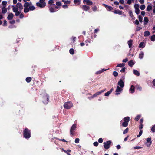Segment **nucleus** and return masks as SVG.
Wrapping results in <instances>:
<instances>
[{
	"instance_id": "nucleus-1",
	"label": "nucleus",
	"mask_w": 155,
	"mask_h": 155,
	"mask_svg": "<svg viewBox=\"0 0 155 155\" xmlns=\"http://www.w3.org/2000/svg\"><path fill=\"white\" fill-rule=\"evenodd\" d=\"M23 135L25 138H29L31 137V133L29 130L27 128L25 129L23 132Z\"/></svg>"
},
{
	"instance_id": "nucleus-2",
	"label": "nucleus",
	"mask_w": 155,
	"mask_h": 155,
	"mask_svg": "<svg viewBox=\"0 0 155 155\" xmlns=\"http://www.w3.org/2000/svg\"><path fill=\"white\" fill-rule=\"evenodd\" d=\"M73 106L72 103L71 102H68L64 103V106L65 108L68 109L71 108Z\"/></svg>"
},
{
	"instance_id": "nucleus-3",
	"label": "nucleus",
	"mask_w": 155,
	"mask_h": 155,
	"mask_svg": "<svg viewBox=\"0 0 155 155\" xmlns=\"http://www.w3.org/2000/svg\"><path fill=\"white\" fill-rule=\"evenodd\" d=\"M111 143V141L110 140H109L103 143L104 148L106 149H109L110 147V145Z\"/></svg>"
},
{
	"instance_id": "nucleus-4",
	"label": "nucleus",
	"mask_w": 155,
	"mask_h": 155,
	"mask_svg": "<svg viewBox=\"0 0 155 155\" xmlns=\"http://www.w3.org/2000/svg\"><path fill=\"white\" fill-rule=\"evenodd\" d=\"M29 6V2H26L25 3L24 6L25 7L24 9V12L25 13L28 12L30 10L28 7Z\"/></svg>"
},
{
	"instance_id": "nucleus-5",
	"label": "nucleus",
	"mask_w": 155,
	"mask_h": 155,
	"mask_svg": "<svg viewBox=\"0 0 155 155\" xmlns=\"http://www.w3.org/2000/svg\"><path fill=\"white\" fill-rule=\"evenodd\" d=\"M76 128V124H74L72 126L70 129V135H73V131Z\"/></svg>"
},
{
	"instance_id": "nucleus-6",
	"label": "nucleus",
	"mask_w": 155,
	"mask_h": 155,
	"mask_svg": "<svg viewBox=\"0 0 155 155\" xmlns=\"http://www.w3.org/2000/svg\"><path fill=\"white\" fill-rule=\"evenodd\" d=\"M44 98L45 100L43 101L44 103L45 104H47L49 99V96L47 94H46L44 97Z\"/></svg>"
},
{
	"instance_id": "nucleus-7",
	"label": "nucleus",
	"mask_w": 155,
	"mask_h": 155,
	"mask_svg": "<svg viewBox=\"0 0 155 155\" xmlns=\"http://www.w3.org/2000/svg\"><path fill=\"white\" fill-rule=\"evenodd\" d=\"M122 90V88H121V87H120L118 86L117 87L116 90L115 91L116 92L115 94L116 95H118L120 94L119 92H121Z\"/></svg>"
},
{
	"instance_id": "nucleus-8",
	"label": "nucleus",
	"mask_w": 155,
	"mask_h": 155,
	"mask_svg": "<svg viewBox=\"0 0 155 155\" xmlns=\"http://www.w3.org/2000/svg\"><path fill=\"white\" fill-rule=\"evenodd\" d=\"M36 5L37 6L40 8H43L46 5V3H44V4H42L39 2H37L36 3Z\"/></svg>"
},
{
	"instance_id": "nucleus-9",
	"label": "nucleus",
	"mask_w": 155,
	"mask_h": 155,
	"mask_svg": "<svg viewBox=\"0 0 155 155\" xmlns=\"http://www.w3.org/2000/svg\"><path fill=\"white\" fill-rule=\"evenodd\" d=\"M118 84L119 85L121 88H123L124 86V83L123 80L121 79L118 82Z\"/></svg>"
},
{
	"instance_id": "nucleus-10",
	"label": "nucleus",
	"mask_w": 155,
	"mask_h": 155,
	"mask_svg": "<svg viewBox=\"0 0 155 155\" xmlns=\"http://www.w3.org/2000/svg\"><path fill=\"white\" fill-rule=\"evenodd\" d=\"M16 7L18 9L19 8V10H21L23 8V6L20 3H18L16 5Z\"/></svg>"
},
{
	"instance_id": "nucleus-11",
	"label": "nucleus",
	"mask_w": 155,
	"mask_h": 155,
	"mask_svg": "<svg viewBox=\"0 0 155 155\" xmlns=\"http://www.w3.org/2000/svg\"><path fill=\"white\" fill-rule=\"evenodd\" d=\"M83 2L84 3L86 2L87 5H91L93 4L92 2L89 0H84Z\"/></svg>"
},
{
	"instance_id": "nucleus-12",
	"label": "nucleus",
	"mask_w": 155,
	"mask_h": 155,
	"mask_svg": "<svg viewBox=\"0 0 155 155\" xmlns=\"http://www.w3.org/2000/svg\"><path fill=\"white\" fill-rule=\"evenodd\" d=\"M82 8L84 10L87 11L89 9L90 7L89 6L86 5H83Z\"/></svg>"
},
{
	"instance_id": "nucleus-13",
	"label": "nucleus",
	"mask_w": 155,
	"mask_h": 155,
	"mask_svg": "<svg viewBox=\"0 0 155 155\" xmlns=\"http://www.w3.org/2000/svg\"><path fill=\"white\" fill-rule=\"evenodd\" d=\"M29 6L28 7L30 10L32 11L35 9V6L33 5H31L32 3L31 2H29Z\"/></svg>"
},
{
	"instance_id": "nucleus-14",
	"label": "nucleus",
	"mask_w": 155,
	"mask_h": 155,
	"mask_svg": "<svg viewBox=\"0 0 155 155\" xmlns=\"http://www.w3.org/2000/svg\"><path fill=\"white\" fill-rule=\"evenodd\" d=\"M13 14L12 13H10L8 15L7 17V18L9 20H11L13 18Z\"/></svg>"
},
{
	"instance_id": "nucleus-15",
	"label": "nucleus",
	"mask_w": 155,
	"mask_h": 155,
	"mask_svg": "<svg viewBox=\"0 0 155 155\" xmlns=\"http://www.w3.org/2000/svg\"><path fill=\"white\" fill-rule=\"evenodd\" d=\"M113 90V88H112L109 91H108L104 95L105 96H108L109 94L112 92Z\"/></svg>"
},
{
	"instance_id": "nucleus-16",
	"label": "nucleus",
	"mask_w": 155,
	"mask_h": 155,
	"mask_svg": "<svg viewBox=\"0 0 155 155\" xmlns=\"http://www.w3.org/2000/svg\"><path fill=\"white\" fill-rule=\"evenodd\" d=\"M6 7L4 6V7H2V12L3 14L6 13L7 12V9Z\"/></svg>"
},
{
	"instance_id": "nucleus-17",
	"label": "nucleus",
	"mask_w": 155,
	"mask_h": 155,
	"mask_svg": "<svg viewBox=\"0 0 155 155\" xmlns=\"http://www.w3.org/2000/svg\"><path fill=\"white\" fill-rule=\"evenodd\" d=\"M133 72L135 75L137 76H139L140 75V73L138 71L136 70H134Z\"/></svg>"
},
{
	"instance_id": "nucleus-18",
	"label": "nucleus",
	"mask_w": 155,
	"mask_h": 155,
	"mask_svg": "<svg viewBox=\"0 0 155 155\" xmlns=\"http://www.w3.org/2000/svg\"><path fill=\"white\" fill-rule=\"evenodd\" d=\"M129 15L133 20H134L135 18L133 16L132 12L131 11H130L129 12Z\"/></svg>"
},
{
	"instance_id": "nucleus-19",
	"label": "nucleus",
	"mask_w": 155,
	"mask_h": 155,
	"mask_svg": "<svg viewBox=\"0 0 155 155\" xmlns=\"http://www.w3.org/2000/svg\"><path fill=\"white\" fill-rule=\"evenodd\" d=\"M114 12L115 14H118L121 15L122 14V12L119 10H115L114 11Z\"/></svg>"
},
{
	"instance_id": "nucleus-20",
	"label": "nucleus",
	"mask_w": 155,
	"mask_h": 155,
	"mask_svg": "<svg viewBox=\"0 0 155 155\" xmlns=\"http://www.w3.org/2000/svg\"><path fill=\"white\" fill-rule=\"evenodd\" d=\"M144 53L143 52H141L139 54V58L140 59H142L144 56Z\"/></svg>"
},
{
	"instance_id": "nucleus-21",
	"label": "nucleus",
	"mask_w": 155,
	"mask_h": 155,
	"mask_svg": "<svg viewBox=\"0 0 155 155\" xmlns=\"http://www.w3.org/2000/svg\"><path fill=\"white\" fill-rule=\"evenodd\" d=\"M135 87L133 85H131L130 89V92L132 93H133L134 92Z\"/></svg>"
},
{
	"instance_id": "nucleus-22",
	"label": "nucleus",
	"mask_w": 155,
	"mask_h": 155,
	"mask_svg": "<svg viewBox=\"0 0 155 155\" xmlns=\"http://www.w3.org/2000/svg\"><path fill=\"white\" fill-rule=\"evenodd\" d=\"M152 9V5L150 4L149 5H148L147 7L146 10L147 11H150Z\"/></svg>"
},
{
	"instance_id": "nucleus-23",
	"label": "nucleus",
	"mask_w": 155,
	"mask_h": 155,
	"mask_svg": "<svg viewBox=\"0 0 155 155\" xmlns=\"http://www.w3.org/2000/svg\"><path fill=\"white\" fill-rule=\"evenodd\" d=\"M128 64L129 66L132 67L134 65L133 61L132 60H131L129 61L128 62Z\"/></svg>"
},
{
	"instance_id": "nucleus-24",
	"label": "nucleus",
	"mask_w": 155,
	"mask_h": 155,
	"mask_svg": "<svg viewBox=\"0 0 155 155\" xmlns=\"http://www.w3.org/2000/svg\"><path fill=\"white\" fill-rule=\"evenodd\" d=\"M132 41H133L131 40H130L128 41V44L130 48H131L132 46Z\"/></svg>"
},
{
	"instance_id": "nucleus-25",
	"label": "nucleus",
	"mask_w": 155,
	"mask_h": 155,
	"mask_svg": "<svg viewBox=\"0 0 155 155\" xmlns=\"http://www.w3.org/2000/svg\"><path fill=\"white\" fill-rule=\"evenodd\" d=\"M108 69H102L101 70H99V71H97L96 72V74H100V73H101L103 72V71H106L107 70H108Z\"/></svg>"
},
{
	"instance_id": "nucleus-26",
	"label": "nucleus",
	"mask_w": 155,
	"mask_h": 155,
	"mask_svg": "<svg viewBox=\"0 0 155 155\" xmlns=\"http://www.w3.org/2000/svg\"><path fill=\"white\" fill-rule=\"evenodd\" d=\"M148 19L146 17H145L144 18V25L147 23L148 22Z\"/></svg>"
},
{
	"instance_id": "nucleus-27",
	"label": "nucleus",
	"mask_w": 155,
	"mask_h": 155,
	"mask_svg": "<svg viewBox=\"0 0 155 155\" xmlns=\"http://www.w3.org/2000/svg\"><path fill=\"white\" fill-rule=\"evenodd\" d=\"M150 35V33L148 31H146L144 32V36L145 37L148 36H149Z\"/></svg>"
},
{
	"instance_id": "nucleus-28",
	"label": "nucleus",
	"mask_w": 155,
	"mask_h": 155,
	"mask_svg": "<svg viewBox=\"0 0 155 155\" xmlns=\"http://www.w3.org/2000/svg\"><path fill=\"white\" fill-rule=\"evenodd\" d=\"M101 94L100 91L97 92H96L95 94H94V95L91 97L92 98H94L96 97H97V95L100 94Z\"/></svg>"
},
{
	"instance_id": "nucleus-29",
	"label": "nucleus",
	"mask_w": 155,
	"mask_h": 155,
	"mask_svg": "<svg viewBox=\"0 0 155 155\" xmlns=\"http://www.w3.org/2000/svg\"><path fill=\"white\" fill-rule=\"evenodd\" d=\"M123 120L124 121H125V122L127 121V122L128 123L130 120V118L128 117H126L124 118Z\"/></svg>"
},
{
	"instance_id": "nucleus-30",
	"label": "nucleus",
	"mask_w": 155,
	"mask_h": 155,
	"mask_svg": "<svg viewBox=\"0 0 155 155\" xmlns=\"http://www.w3.org/2000/svg\"><path fill=\"white\" fill-rule=\"evenodd\" d=\"M128 125V123L127 122V121L125 122L124 121V122L122 123V126L124 127H126Z\"/></svg>"
},
{
	"instance_id": "nucleus-31",
	"label": "nucleus",
	"mask_w": 155,
	"mask_h": 155,
	"mask_svg": "<svg viewBox=\"0 0 155 155\" xmlns=\"http://www.w3.org/2000/svg\"><path fill=\"white\" fill-rule=\"evenodd\" d=\"M31 80V78L30 77H27L26 79V81L28 83L30 82Z\"/></svg>"
},
{
	"instance_id": "nucleus-32",
	"label": "nucleus",
	"mask_w": 155,
	"mask_h": 155,
	"mask_svg": "<svg viewBox=\"0 0 155 155\" xmlns=\"http://www.w3.org/2000/svg\"><path fill=\"white\" fill-rule=\"evenodd\" d=\"M125 64L124 63L118 64L117 66V67H123L125 66Z\"/></svg>"
},
{
	"instance_id": "nucleus-33",
	"label": "nucleus",
	"mask_w": 155,
	"mask_h": 155,
	"mask_svg": "<svg viewBox=\"0 0 155 155\" xmlns=\"http://www.w3.org/2000/svg\"><path fill=\"white\" fill-rule=\"evenodd\" d=\"M151 138H148L147 139V142L150 143L149 145H150L151 143Z\"/></svg>"
},
{
	"instance_id": "nucleus-34",
	"label": "nucleus",
	"mask_w": 155,
	"mask_h": 155,
	"mask_svg": "<svg viewBox=\"0 0 155 155\" xmlns=\"http://www.w3.org/2000/svg\"><path fill=\"white\" fill-rule=\"evenodd\" d=\"M143 44L144 43L143 42H141L139 45V47L140 48H144L143 46Z\"/></svg>"
},
{
	"instance_id": "nucleus-35",
	"label": "nucleus",
	"mask_w": 155,
	"mask_h": 155,
	"mask_svg": "<svg viewBox=\"0 0 155 155\" xmlns=\"http://www.w3.org/2000/svg\"><path fill=\"white\" fill-rule=\"evenodd\" d=\"M7 2L6 1H3L2 2L3 5V7H6V5L7 4Z\"/></svg>"
},
{
	"instance_id": "nucleus-36",
	"label": "nucleus",
	"mask_w": 155,
	"mask_h": 155,
	"mask_svg": "<svg viewBox=\"0 0 155 155\" xmlns=\"http://www.w3.org/2000/svg\"><path fill=\"white\" fill-rule=\"evenodd\" d=\"M140 8L141 10H143L145 9V6L144 5H142L140 6Z\"/></svg>"
},
{
	"instance_id": "nucleus-37",
	"label": "nucleus",
	"mask_w": 155,
	"mask_h": 155,
	"mask_svg": "<svg viewBox=\"0 0 155 155\" xmlns=\"http://www.w3.org/2000/svg\"><path fill=\"white\" fill-rule=\"evenodd\" d=\"M49 10L51 12H55L54 9L51 7H49Z\"/></svg>"
},
{
	"instance_id": "nucleus-38",
	"label": "nucleus",
	"mask_w": 155,
	"mask_h": 155,
	"mask_svg": "<svg viewBox=\"0 0 155 155\" xmlns=\"http://www.w3.org/2000/svg\"><path fill=\"white\" fill-rule=\"evenodd\" d=\"M12 10L14 12H17L18 11V8H17V7H14L12 9Z\"/></svg>"
},
{
	"instance_id": "nucleus-39",
	"label": "nucleus",
	"mask_w": 155,
	"mask_h": 155,
	"mask_svg": "<svg viewBox=\"0 0 155 155\" xmlns=\"http://www.w3.org/2000/svg\"><path fill=\"white\" fill-rule=\"evenodd\" d=\"M141 115H138L137 116V117H135V120L137 121H138L139 118L140 117Z\"/></svg>"
},
{
	"instance_id": "nucleus-40",
	"label": "nucleus",
	"mask_w": 155,
	"mask_h": 155,
	"mask_svg": "<svg viewBox=\"0 0 155 155\" xmlns=\"http://www.w3.org/2000/svg\"><path fill=\"white\" fill-rule=\"evenodd\" d=\"M62 1L65 4H69L70 3V1H65L64 0H62Z\"/></svg>"
},
{
	"instance_id": "nucleus-41",
	"label": "nucleus",
	"mask_w": 155,
	"mask_h": 155,
	"mask_svg": "<svg viewBox=\"0 0 155 155\" xmlns=\"http://www.w3.org/2000/svg\"><path fill=\"white\" fill-rule=\"evenodd\" d=\"M151 40L153 41H155V35H153L151 37Z\"/></svg>"
},
{
	"instance_id": "nucleus-42",
	"label": "nucleus",
	"mask_w": 155,
	"mask_h": 155,
	"mask_svg": "<svg viewBox=\"0 0 155 155\" xmlns=\"http://www.w3.org/2000/svg\"><path fill=\"white\" fill-rule=\"evenodd\" d=\"M106 8L109 11L113 9V8L111 7L108 5H106Z\"/></svg>"
},
{
	"instance_id": "nucleus-43",
	"label": "nucleus",
	"mask_w": 155,
	"mask_h": 155,
	"mask_svg": "<svg viewBox=\"0 0 155 155\" xmlns=\"http://www.w3.org/2000/svg\"><path fill=\"white\" fill-rule=\"evenodd\" d=\"M69 52L71 54H74V50L73 49L71 48L69 50Z\"/></svg>"
},
{
	"instance_id": "nucleus-44",
	"label": "nucleus",
	"mask_w": 155,
	"mask_h": 155,
	"mask_svg": "<svg viewBox=\"0 0 155 155\" xmlns=\"http://www.w3.org/2000/svg\"><path fill=\"white\" fill-rule=\"evenodd\" d=\"M113 74L114 76L116 77L118 76V73H117V72L114 71L113 72Z\"/></svg>"
},
{
	"instance_id": "nucleus-45",
	"label": "nucleus",
	"mask_w": 155,
	"mask_h": 155,
	"mask_svg": "<svg viewBox=\"0 0 155 155\" xmlns=\"http://www.w3.org/2000/svg\"><path fill=\"white\" fill-rule=\"evenodd\" d=\"M140 11L139 8L135 9V12L137 15H138L140 13Z\"/></svg>"
},
{
	"instance_id": "nucleus-46",
	"label": "nucleus",
	"mask_w": 155,
	"mask_h": 155,
	"mask_svg": "<svg viewBox=\"0 0 155 155\" xmlns=\"http://www.w3.org/2000/svg\"><path fill=\"white\" fill-rule=\"evenodd\" d=\"M134 7L135 8V9L139 8V5L138 4H135Z\"/></svg>"
},
{
	"instance_id": "nucleus-47",
	"label": "nucleus",
	"mask_w": 155,
	"mask_h": 155,
	"mask_svg": "<svg viewBox=\"0 0 155 155\" xmlns=\"http://www.w3.org/2000/svg\"><path fill=\"white\" fill-rule=\"evenodd\" d=\"M138 18H139V21H140V22H142V16L140 15L139 16Z\"/></svg>"
},
{
	"instance_id": "nucleus-48",
	"label": "nucleus",
	"mask_w": 155,
	"mask_h": 155,
	"mask_svg": "<svg viewBox=\"0 0 155 155\" xmlns=\"http://www.w3.org/2000/svg\"><path fill=\"white\" fill-rule=\"evenodd\" d=\"M143 133L142 130H140L139 132V134L137 136V137H140L142 135Z\"/></svg>"
},
{
	"instance_id": "nucleus-49",
	"label": "nucleus",
	"mask_w": 155,
	"mask_h": 155,
	"mask_svg": "<svg viewBox=\"0 0 155 155\" xmlns=\"http://www.w3.org/2000/svg\"><path fill=\"white\" fill-rule=\"evenodd\" d=\"M142 29V28L140 27L137 26L136 28V31H138Z\"/></svg>"
},
{
	"instance_id": "nucleus-50",
	"label": "nucleus",
	"mask_w": 155,
	"mask_h": 155,
	"mask_svg": "<svg viewBox=\"0 0 155 155\" xmlns=\"http://www.w3.org/2000/svg\"><path fill=\"white\" fill-rule=\"evenodd\" d=\"M136 88L139 90L140 91H141L142 89V88L140 86H137L136 87Z\"/></svg>"
},
{
	"instance_id": "nucleus-51",
	"label": "nucleus",
	"mask_w": 155,
	"mask_h": 155,
	"mask_svg": "<svg viewBox=\"0 0 155 155\" xmlns=\"http://www.w3.org/2000/svg\"><path fill=\"white\" fill-rule=\"evenodd\" d=\"M128 131V128H127L125 129L123 132V134H125L127 133Z\"/></svg>"
},
{
	"instance_id": "nucleus-52",
	"label": "nucleus",
	"mask_w": 155,
	"mask_h": 155,
	"mask_svg": "<svg viewBox=\"0 0 155 155\" xmlns=\"http://www.w3.org/2000/svg\"><path fill=\"white\" fill-rule=\"evenodd\" d=\"M92 9L93 11H94V12H95L96 11H97V8L96 6H94L92 7Z\"/></svg>"
},
{
	"instance_id": "nucleus-53",
	"label": "nucleus",
	"mask_w": 155,
	"mask_h": 155,
	"mask_svg": "<svg viewBox=\"0 0 155 155\" xmlns=\"http://www.w3.org/2000/svg\"><path fill=\"white\" fill-rule=\"evenodd\" d=\"M142 148V147H140V146H136V147H134L133 148L134 149H141V148Z\"/></svg>"
},
{
	"instance_id": "nucleus-54",
	"label": "nucleus",
	"mask_w": 155,
	"mask_h": 155,
	"mask_svg": "<svg viewBox=\"0 0 155 155\" xmlns=\"http://www.w3.org/2000/svg\"><path fill=\"white\" fill-rule=\"evenodd\" d=\"M151 130L153 132H155V125H153L152 126Z\"/></svg>"
},
{
	"instance_id": "nucleus-55",
	"label": "nucleus",
	"mask_w": 155,
	"mask_h": 155,
	"mask_svg": "<svg viewBox=\"0 0 155 155\" xmlns=\"http://www.w3.org/2000/svg\"><path fill=\"white\" fill-rule=\"evenodd\" d=\"M56 5L59 6H61V3L59 2H57L56 3Z\"/></svg>"
},
{
	"instance_id": "nucleus-56",
	"label": "nucleus",
	"mask_w": 155,
	"mask_h": 155,
	"mask_svg": "<svg viewBox=\"0 0 155 155\" xmlns=\"http://www.w3.org/2000/svg\"><path fill=\"white\" fill-rule=\"evenodd\" d=\"M79 139L78 138H77L75 139V142L76 143H79Z\"/></svg>"
},
{
	"instance_id": "nucleus-57",
	"label": "nucleus",
	"mask_w": 155,
	"mask_h": 155,
	"mask_svg": "<svg viewBox=\"0 0 155 155\" xmlns=\"http://www.w3.org/2000/svg\"><path fill=\"white\" fill-rule=\"evenodd\" d=\"M93 144L95 146H97L98 145V143L97 142H95Z\"/></svg>"
},
{
	"instance_id": "nucleus-58",
	"label": "nucleus",
	"mask_w": 155,
	"mask_h": 155,
	"mask_svg": "<svg viewBox=\"0 0 155 155\" xmlns=\"http://www.w3.org/2000/svg\"><path fill=\"white\" fill-rule=\"evenodd\" d=\"M15 15L16 16H18L19 15L20 12L19 11H17L16 12H15Z\"/></svg>"
},
{
	"instance_id": "nucleus-59",
	"label": "nucleus",
	"mask_w": 155,
	"mask_h": 155,
	"mask_svg": "<svg viewBox=\"0 0 155 155\" xmlns=\"http://www.w3.org/2000/svg\"><path fill=\"white\" fill-rule=\"evenodd\" d=\"M134 1L133 0H128L127 1V3L129 5L131 4L132 1Z\"/></svg>"
},
{
	"instance_id": "nucleus-60",
	"label": "nucleus",
	"mask_w": 155,
	"mask_h": 155,
	"mask_svg": "<svg viewBox=\"0 0 155 155\" xmlns=\"http://www.w3.org/2000/svg\"><path fill=\"white\" fill-rule=\"evenodd\" d=\"M74 3H80V0H74Z\"/></svg>"
},
{
	"instance_id": "nucleus-61",
	"label": "nucleus",
	"mask_w": 155,
	"mask_h": 155,
	"mask_svg": "<svg viewBox=\"0 0 155 155\" xmlns=\"http://www.w3.org/2000/svg\"><path fill=\"white\" fill-rule=\"evenodd\" d=\"M103 141V139L102 138H100L98 140V142L100 143H102Z\"/></svg>"
},
{
	"instance_id": "nucleus-62",
	"label": "nucleus",
	"mask_w": 155,
	"mask_h": 155,
	"mask_svg": "<svg viewBox=\"0 0 155 155\" xmlns=\"http://www.w3.org/2000/svg\"><path fill=\"white\" fill-rule=\"evenodd\" d=\"M3 25L4 26H6L7 25V23L6 21L4 20V21Z\"/></svg>"
},
{
	"instance_id": "nucleus-63",
	"label": "nucleus",
	"mask_w": 155,
	"mask_h": 155,
	"mask_svg": "<svg viewBox=\"0 0 155 155\" xmlns=\"http://www.w3.org/2000/svg\"><path fill=\"white\" fill-rule=\"evenodd\" d=\"M125 68L124 67L122 68V69L120 70L121 72H124L125 71Z\"/></svg>"
},
{
	"instance_id": "nucleus-64",
	"label": "nucleus",
	"mask_w": 155,
	"mask_h": 155,
	"mask_svg": "<svg viewBox=\"0 0 155 155\" xmlns=\"http://www.w3.org/2000/svg\"><path fill=\"white\" fill-rule=\"evenodd\" d=\"M54 2V1L52 0H50L48 1V4H52Z\"/></svg>"
}]
</instances>
